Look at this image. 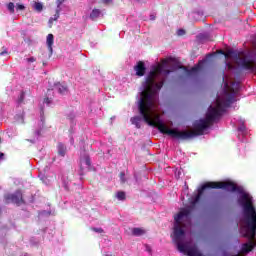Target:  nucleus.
<instances>
[{"mask_svg": "<svg viewBox=\"0 0 256 256\" xmlns=\"http://www.w3.org/2000/svg\"><path fill=\"white\" fill-rule=\"evenodd\" d=\"M167 63V60H163L162 65L153 66L146 80L142 83L139 93L140 97L137 101L141 116L131 118L132 125H135L137 129H141L140 123L145 121L151 127H157L160 133L169 135L173 139H181L182 141L204 135L205 131L224 114L225 108L235 103V93L239 89V83L231 81V77L224 75L223 96H217L215 102L209 106L205 118L194 122V131H180L177 128L171 129L168 128L167 124L162 121L159 113H157L159 91H161L165 81H167V77L171 74V70L165 68Z\"/></svg>", "mask_w": 256, "mask_h": 256, "instance_id": "1", "label": "nucleus"}, {"mask_svg": "<svg viewBox=\"0 0 256 256\" xmlns=\"http://www.w3.org/2000/svg\"><path fill=\"white\" fill-rule=\"evenodd\" d=\"M225 57L226 59H231L232 63L236 64L237 67H241L242 69H251V61L249 60L246 52L230 50Z\"/></svg>", "mask_w": 256, "mask_h": 256, "instance_id": "2", "label": "nucleus"}, {"mask_svg": "<svg viewBox=\"0 0 256 256\" xmlns=\"http://www.w3.org/2000/svg\"><path fill=\"white\" fill-rule=\"evenodd\" d=\"M53 91H57L60 95H67L69 93V89L65 83H55L52 89L47 90L46 97L44 98L43 103L48 107L53 103Z\"/></svg>", "mask_w": 256, "mask_h": 256, "instance_id": "3", "label": "nucleus"}, {"mask_svg": "<svg viewBox=\"0 0 256 256\" xmlns=\"http://www.w3.org/2000/svg\"><path fill=\"white\" fill-rule=\"evenodd\" d=\"M7 203H15L16 205H23L25 201L23 200V193L21 190H17L13 194H8L5 196Z\"/></svg>", "mask_w": 256, "mask_h": 256, "instance_id": "4", "label": "nucleus"}, {"mask_svg": "<svg viewBox=\"0 0 256 256\" xmlns=\"http://www.w3.org/2000/svg\"><path fill=\"white\" fill-rule=\"evenodd\" d=\"M147 68H145V63L142 61H139L137 65L134 66V71L136 72V75L138 77H143L145 75V71Z\"/></svg>", "mask_w": 256, "mask_h": 256, "instance_id": "5", "label": "nucleus"}, {"mask_svg": "<svg viewBox=\"0 0 256 256\" xmlns=\"http://www.w3.org/2000/svg\"><path fill=\"white\" fill-rule=\"evenodd\" d=\"M203 62H199V64L195 67H193L190 70H186V73L189 77H192L193 75H197V73L200 72L201 69H203Z\"/></svg>", "mask_w": 256, "mask_h": 256, "instance_id": "6", "label": "nucleus"}, {"mask_svg": "<svg viewBox=\"0 0 256 256\" xmlns=\"http://www.w3.org/2000/svg\"><path fill=\"white\" fill-rule=\"evenodd\" d=\"M57 149H58V155H60V157H65V155L67 154V146L59 142L57 145Z\"/></svg>", "mask_w": 256, "mask_h": 256, "instance_id": "7", "label": "nucleus"}, {"mask_svg": "<svg viewBox=\"0 0 256 256\" xmlns=\"http://www.w3.org/2000/svg\"><path fill=\"white\" fill-rule=\"evenodd\" d=\"M238 131L242 135H247V127H245V120L243 118L239 119Z\"/></svg>", "mask_w": 256, "mask_h": 256, "instance_id": "8", "label": "nucleus"}, {"mask_svg": "<svg viewBox=\"0 0 256 256\" xmlns=\"http://www.w3.org/2000/svg\"><path fill=\"white\" fill-rule=\"evenodd\" d=\"M53 41H54L53 34H48L46 43H47V46H48V49H49L51 55L53 54Z\"/></svg>", "mask_w": 256, "mask_h": 256, "instance_id": "9", "label": "nucleus"}, {"mask_svg": "<svg viewBox=\"0 0 256 256\" xmlns=\"http://www.w3.org/2000/svg\"><path fill=\"white\" fill-rule=\"evenodd\" d=\"M101 17V10L99 9H93L92 12L90 13V19L92 21H95Z\"/></svg>", "mask_w": 256, "mask_h": 256, "instance_id": "10", "label": "nucleus"}, {"mask_svg": "<svg viewBox=\"0 0 256 256\" xmlns=\"http://www.w3.org/2000/svg\"><path fill=\"white\" fill-rule=\"evenodd\" d=\"M132 235L135 237H141L142 235H145V230L142 228H133Z\"/></svg>", "mask_w": 256, "mask_h": 256, "instance_id": "11", "label": "nucleus"}, {"mask_svg": "<svg viewBox=\"0 0 256 256\" xmlns=\"http://www.w3.org/2000/svg\"><path fill=\"white\" fill-rule=\"evenodd\" d=\"M41 135V129H38L34 131V137L32 139H27L30 143H35L39 139V136Z\"/></svg>", "mask_w": 256, "mask_h": 256, "instance_id": "12", "label": "nucleus"}, {"mask_svg": "<svg viewBox=\"0 0 256 256\" xmlns=\"http://www.w3.org/2000/svg\"><path fill=\"white\" fill-rule=\"evenodd\" d=\"M60 13H61V9H56V13L54 14V17H51L49 19V25H53V21H57V19H59Z\"/></svg>", "mask_w": 256, "mask_h": 256, "instance_id": "13", "label": "nucleus"}, {"mask_svg": "<svg viewBox=\"0 0 256 256\" xmlns=\"http://www.w3.org/2000/svg\"><path fill=\"white\" fill-rule=\"evenodd\" d=\"M81 163H84L87 167H91V158H89V155H84V157L81 158Z\"/></svg>", "mask_w": 256, "mask_h": 256, "instance_id": "14", "label": "nucleus"}, {"mask_svg": "<svg viewBox=\"0 0 256 256\" xmlns=\"http://www.w3.org/2000/svg\"><path fill=\"white\" fill-rule=\"evenodd\" d=\"M33 7L35 11H38V13H41V11H43V4L40 2H35Z\"/></svg>", "mask_w": 256, "mask_h": 256, "instance_id": "15", "label": "nucleus"}, {"mask_svg": "<svg viewBox=\"0 0 256 256\" xmlns=\"http://www.w3.org/2000/svg\"><path fill=\"white\" fill-rule=\"evenodd\" d=\"M116 197L117 199H119V201H125V192L123 191L117 192Z\"/></svg>", "mask_w": 256, "mask_h": 256, "instance_id": "16", "label": "nucleus"}, {"mask_svg": "<svg viewBox=\"0 0 256 256\" xmlns=\"http://www.w3.org/2000/svg\"><path fill=\"white\" fill-rule=\"evenodd\" d=\"M7 9L10 13H15V4L13 2L8 3Z\"/></svg>", "mask_w": 256, "mask_h": 256, "instance_id": "17", "label": "nucleus"}, {"mask_svg": "<svg viewBox=\"0 0 256 256\" xmlns=\"http://www.w3.org/2000/svg\"><path fill=\"white\" fill-rule=\"evenodd\" d=\"M24 99H25V92H21V94L17 100L18 105H21V103H23Z\"/></svg>", "mask_w": 256, "mask_h": 256, "instance_id": "18", "label": "nucleus"}, {"mask_svg": "<svg viewBox=\"0 0 256 256\" xmlns=\"http://www.w3.org/2000/svg\"><path fill=\"white\" fill-rule=\"evenodd\" d=\"M226 67L228 71H233V69H235V65L231 62H226Z\"/></svg>", "mask_w": 256, "mask_h": 256, "instance_id": "19", "label": "nucleus"}, {"mask_svg": "<svg viewBox=\"0 0 256 256\" xmlns=\"http://www.w3.org/2000/svg\"><path fill=\"white\" fill-rule=\"evenodd\" d=\"M120 181L122 184L127 183V178H125V172L120 173Z\"/></svg>", "mask_w": 256, "mask_h": 256, "instance_id": "20", "label": "nucleus"}, {"mask_svg": "<svg viewBox=\"0 0 256 256\" xmlns=\"http://www.w3.org/2000/svg\"><path fill=\"white\" fill-rule=\"evenodd\" d=\"M16 9H17V11H25V5L17 4Z\"/></svg>", "mask_w": 256, "mask_h": 256, "instance_id": "21", "label": "nucleus"}, {"mask_svg": "<svg viewBox=\"0 0 256 256\" xmlns=\"http://www.w3.org/2000/svg\"><path fill=\"white\" fill-rule=\"evenodd\" d=\"M36 61H37V58H35V57H30V58L26 59L27 63H35Z\"/></svg>", "mask_w": 256, "mask_h": 256, "instance_id": "22", "label": "nucleus"}, {"mask_svg": "<svg viewBox=\"0 0 256 256\" xmlns=\"http://www.w3.org/2000/svg\"><path fill=\"white\" fill-rule=\"evenodd\" d=\"M65 0H56L57 3V8L56 9H61V5H63Z\"/></svg>", "mask_w": 256, "mask_h": 256, "instance_id": "23", "label": "nucleus"}, {"mask_svg": "<svg viewBox=\"0 0 256 256\" xmlns=\"http://www.w3.org/2000/svg\"><path fill=\"white\" fill-rule=\"evenodd\" d=\"M92 231H94L95 233H103L102 228H92Z\"/></svg>", "mask_w": 256, "mask_h": 256, "instance_id": "24", "label": "nucleus"}, {"mask_svg": "<svg viewBox=\"0 0 256 256\" xmlns=\"http://www.w3.org/2000/svg\"><path fill=\"white\" fill-rule=\"evenodd\" d=\"M104 5H110V3H113V0H101Z\"/></svg>", "mask_w": 256, "mask_h": 256, "instance_id": "25", "label": "nucleus"}, {"mask_svg": "<svg viewBox=\"0 0 256 256\" xmlns=\"http://www.w3.org/2000/svg\"><path fill=\"white\" fill-rule=\"evenodd\" d=\"M4 50L0 52V56L3 57V55H8L9 52H7V48H3Z\"/></svg>", "mask_w": 256, "mask_h": 256, "instance_id": "26", "label": "nucleus"}, {"mask_svg": "<svg viewBox=\"0 0 256 256\" xmlns=\"http://www.w3.org/2000/svg\"><path fill=\"white\" fill-rule=\"evenodd\" d=\"M185 34V30L183 29H179L177 32V35H179L180 37L183 36Z\"/></svg>", "mask_w": 256, "mask_h": 256, "instance_id": "27", "label": "nucleus"}, {"mask_svg": "<svg viewBox=\"0 0 256 256\" xmlns=\"http://www.w3.org/2000/svg\"><path fill=\"white\" fill-rule=\"evenodd\" d=\"M18 117V123H23V116L19 115Z\"/></svg>", "mask_w": 256, "mask_h": 256, "instance_id": "28", "label": "nucleus"}, {"mask_svg": "<svg viewBox=\"0 0 256 256\" xmlns=\"http://www.w3.org/2000/svg\"><path fill=\"white\" fill-rule=\"evenodd\" d=\"M5 157V154L3 152H0V159H3Z\"/></svg>", "mask_w": 256, "mask_h": 256, "instance_id": "29", "label": "nucleus"}, {"mask_svg": "<svg viewBox=\"0 0 256 256\" xmlns=\"http://www.w3.org/2000/svg\"><path fill=\"white\" fill-rule=\"evenodd\" d=\"M146 250L151 253V248L149 246H146Z\"/></svg>", "mask_w": 256, "mask_h": 256, "instance_id": "30", "label": "nucleus"}, {"mask_svg": "<svg viewBox=\"0 0 256 256\" xmlns=\"http://www.w3.org/2000/svg\"><path fill=\"white\" fill-rule=\"evenodd\" d=\"M151 21H155V17L153 15L150 16Z\"/></svg>", "mask_w": 256, "mask_h": 256, "instance_id": "31", "label": "nucleus"}]
</instances>
